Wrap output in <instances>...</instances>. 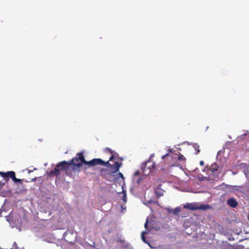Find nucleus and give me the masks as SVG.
Listing matches in <instances>:
<instances>
[{
    "instance_id": "26",
    "label": "nucleus",
    "mask_w": 249,
    "mask_h": 249,
    "mask_svg": "<svg viewBox=\"0 0 249 249\" xmlns=\"http://www.w3.org/2000/svg\"><path fill=\"white\" fill-rule=\"evenodd\" d=\"M214 170V169L213 167V171Z\"/></svg>"
},
{
    "instance_id": "20",
    "label": "nucleus",
    "mask_w": 249,
    "mask_h": 249,
    "mask_svg": "<svg viewBox=\"0 0 249 249\" xmlns=\"http://www.w3.org/2000/svg\"><path fill=\"white\" fill-rule=\"evenodd\" d=\"M157 202V201H154V200H149V201H147V203H148V204H151V203H156Z\"/></svg>"
},
{
    "instance_id": "11",
    "label": "nucleus",
    "mask_w": 249,
    "mask_h": 249,
    "mask_svg": "<svg viewBox=\"0 0 249 249\" xmlns=\"http://www.w3.org/2000/svg\"><path fill=\"white\" fill-rule=\"evenodd\" d=\"M104 151H108L111 154L108 160L109 161L113 160L115 159V157L118 155L116 152H115V151H113L112 149L108 147L104 149Z\"/></svg>"
},
{
    "instance_id": "13",
    "label": "nucleus",
    "mask_w": 249,
    "mask_h": 249,
    "mask_svg": "<svg viewBox=\"0 0 249 249\" xmlns=\"http://www.w3.org/2000/svg\"><path fill=\"white\" fill-rule=\"evenodd\" d=\"M155 193L158 198L161 196L163 195V190L160 188H157L155 190Z\"/></svg>"
},
{
    "instance_id": "2",
    "label": "nucleus",
    "mask_w": 249,
    "mask_h": 249,
    "mask_svg": "<svg viewBox=\"0 0 249 249\" xmlns=\"http://www.w3.org/2000/svg\"><path fill=\"white\" fill-rule=\"evenodd\" d=\"M122 163H119L118 162H115L114 164H111L110 163V165H106V166L107 167L111 168L113 169V171L111 172L110 173H107L106 174H104L103 172L106 171V170L104 169H102L101 175L103 177V178L106 180L109 181H113V179H111V176L112 175H113L114 174L117 173L118 171H119L120 168L122 166Z\"/></svg>"
},
{
    "instance_id": "14",
    "label": "nucleus",
    "mask_w": 249,
    "mask_h": 249,
    "mask_svg": "<svg viewBox=\"0 0 249 249\" xmlns=\"http://www.w3.org/2000/svg\"><path fill=\"white\" fill-rule=\"evenodd\" d=\"M113 176H115V177L114 178V179L111 178L112 179H113V181H115L117 179H119V178H122L123 179H124V176H123V174L120 173V172L118 173L116 175H114L113 174Z\"/></svg>"
},
{
    "instance_id": "21",
    "label": "nucleus",
    "mask_w": 249,
    "mask_h": 249,
    "mask_svg": "<svg viewBox=\"0 0 249 249\" xmlns=\"http://www.w3.org/2000/svg\"><path fill=\"white\" fill-rule=\"evenodd\" d=\"M0 175L3 178H5V172H0Z\"/></svg>"
},
{
    "instance_id": "12",
    "label": "nucleus",
    "mask_w": 249,
    "mask_h": 249,
    "mask_svg": "<svg viewBox=\"0 0 249 249\" xmlns=\"http://www.w3.org/2000/svg\"><path fill=\"white\" fill-rule=\"evenodd\" d=\"M104 151H108L111 154L108 160L109 161L113 160L115 159V157L118 155L116 152H115V151H113L112 149L108 147L104 149Z\"/></svg>"
},
{
    "instance_id": "10",
    "label": "nucleus",
    "mask_w": 249,
    "mask_h": 249,
    "mask_svg": "<svg viewBox=\"0 0 249 249\" xmlns=\"http://www.w3.org/2000/svg\"><path fill=\"white\" fill-rule=\"evenodd\" d=\"M142 180V178L140 175L139 171H137L134 175L133 181L136 182L138 184H140L141 181Z\"/></svg>"
},
{
    "instance_id": "5",
    "label": "nucleus",
    "mask_w": 249,
    "mask_h": 249,
    "mask_svg": "<svg viewBox=\"0 0 249 249\" xmlns=\"http://www.w3.org/2000/svg\"><path fill=\"white\" fill-rule=\"evenodd\" d=\"M184 208L195 211L196 210H206L210 208V206L208 204L206 205H200L198 203L193 202L190 203H186L184 205Z\"/></svg>"
},
{
    "instance_id": "9",
    "label": "nucleus",
    "mask_w": 249,
    "mask_h": 249,
    "mask_svg": "<svg viewBox=\"0 0 249 249\" xmlns=\"http://www.w3.org/2000/svg\"><path fill=\"white\" fill-rule=\"evenodd\" d=\"M227 203L228 205L233 208H236L238 205L237 201L233 197L229 198L227 201Z\"/></svg>"
},
{
    "instance_id": "4",
    "label": "nucleus",
    "mask_w": 249,
    "mask_h": 249,
    "mask_svg": "<svg viewBox=\"0 0 249 249\" xmlns=\"http://www.w3.org/2000/svg\"><path fill=\"white\" fill-rule=\"evenodd\" d=\"M168 153L162 156V159H166L170 162L168 163L171 166H173L178 164V154L173 153L171 150H168Z\"/></svg>"
},
{
    "instance_id": "16",
    "label": "nucleus",
    "mask_w": 249,
    "mask_h": 249,
    "mask_svg": "<svg viewBox=\"0 0 249 249\" xmlns=\"http://www.w3.org/2000/svg\"><path fill=\"white\" fill-rule=\"evenodd\" d=\"M249 134H247V133H245V134H242V135H241L240 136H238L237 138V139L238 140H237V142H238V140H242L246 136H248Z\"/></svg>"
},
{
    "instance_id": "6",
    "label": "nucleus",
    "mask_w": 249,
    "mask_h": 249,
    "mask_svg": "<svg viewBox=\"0 0 249 249\" xmlns=\"http://www.w3.org/2000/svg\"><path fill=\"white\" fill-rule=\"evenodd\" d=\"M155 162L149 160L142 164V170L145 175H148L155 169Z\"/></svg>"
},
{
    "instance_id": "24",
    "label": "nucleus",
    "mask_w": 249,
    "mask_h": 249,
    "mask_svg": "<svg viewBox=\"0 0 249 249\" xmlns=\"http://www.w3.org/2000/svg\"><path fill=\"white\" fill-rule=\"evenodd\" d=\"M18 249V247H16V248H14V249Z\"/></svg>"
},
{
    "instance_id": "15",
    "label": "nucleus",
    "mask_w": 249,
    "mask_h": 249,
    "mask_svg": "<svg viewBox=\"0 0 249 249\" xmlns=\"http://www.w3.org/2000/svg\"><path fill=\"white\" fill-rule=\"evenodd\" d=\"M178 161H185L186 160L185 158L181 154H178Z\"/></svg>"
},
{
    "instance_id": "8",
    "label": "nucleus",
    "mask_w": 249,
    "mask_h": 249,
    "mask_svg": "<svg viewBox=\"0 0 249 249\" xmlns=\"http://www.w3.org/2000/svg\"><path fill=\"white\" fill-rule=\"evenodd\" d=\"M9 178H11L15 183H21L22 181V179L16 178L15 173L13 171L5 172V178H4L5 181H8Z\"/></svg>"
},
{
    "instance_id": "1",
    "label": "nucleus",
    "mask_w": 249,
    "mask_h": 249,
    "mask_svg": "<svg viewBox=\"0 0 249 249\" xmlns=\"http://www.w3.org/2000/svg\"><path fill=\"white\" fill-rule=\"evenodd\" d=\"M72 162L73 160H70L68 161L64 160L59 162L56 165V166L53 170H52L50 171L49 176H53L58 177L60 175L61 171H64L66 172V174L68 175V170L72 165Z\"/></svg>"
},
{
    "instance_id": "23",
    "label": "nucleus",
    "mask_w": 249,
    "mask_h": 249,
    "mask_svg": "<svg viewBox=\"0 0 249 249\" xmlns=\"http://www.w3.org/2000/svg\"><path fill=\"white\" fill-rule=\"evenodd\" d=\"M144 233H146V232H142V238L143 239H144V236H143V235Z\"/></svg>"
},
{
    "instance_id": "22",
    "label": "nucleus",
    "mask_w": 249,
    "mask_h": 249,
    "mask_svg": "<svg viewBox=\"0 0 249 249\" xmlns=\"http://www.w3.org/2000/svg\"><path fill=\"white\" fill-rule=\"evenodd\" d=\"M204 161H203L201 160V161H200V164L201 166L204 165Z\"/></svg>"
},
{
    "instance_id": "19",
    "label": "nucleus",
    "mask_w": 249,
    "mask_h": 249,
    "mask_svg": "<svg viewBox=\"0 0 249 249\" xmlns=\"http://www.w3.org/2000/svg\"><path fill=\"white\" fill-rule=\"evenodd\" d=\"M148 221H149L148 219V218H147V219H146V222H145V224H144V227H145V229H146V230H148L147 226H148Z\"/></svg>"
},
{
    "instance_id": "17",
    "label": "nucleus",
    "mask_w": 249,
    "mask_h": 249,
    "mask_svg": "<svg viewBox=\"0 0 249 249\" xmlns=\"http://www.w3.org/2000/svg\"><path fill=\"white\" fill-rule=\"evenodd\" d=\"M194 148L196 149V150L197 151L196 154H198L200 152L199 146L197 144H196L194 146Z\"/></svg>"
},
{
    "instance_id": "25",
    "label": "nucleus",
    "mask_w": 249,
    "mask_h": 249,
    "mask_svg": "<svg viewBox=\"0 0 249 249\" xmlns=\"http://www.w3.org/2000/svg\"><path fill=\"white\" fill-rule=\"evenodd\" d=\"M248 220L249 221V215L248 216Z\"/></svg>"
},
{
    "instance_id": "18",
    "label": "nucleus",
    "mask_w": 249,
    "mask_h": 249,
    "mask_svg": "<svg viewBox=\"0 0 249 249\" xmlns=\"http://www.w3.org/2000/svg\"><path fill=\"white\" fill-rule=\"evenodd\" d=\"M230 249H241V247L239 246H236V247H234V246H231L230 247Z\"/></svg>"
},
{
    "instance_id": "7",
    "label": "nucleus",
    "mask_w": 249,
    "mask_h": 249,
    "mask_svg": "<svg viewBox=\"0 0 249 249\" xmlns=\"http://www.w3.org/2000/svg\"><path fill=\"white\" fill-rule=\"evenodd\" d=\"M80 154H82L83 156H84V154L82 152L78 153L76 154V157L71 160H73L72 165L73 166V169H75V167L78 168L81 167L82 166V163H84L82 160L79 159L80 157Z\"/></svg>"
},
{
    "instance_id": "3",
    "label": "nucleus",
    "mask_w": 249,
    "mask_h": 249,
    "mask_svg": "<svg viewBox=\"0 0 249 249\" xmlns=\"http://www.w3.org/2000/svg\"><path fill=\"white\" fill-rule=\"evenodd\" d=\"M80 157L79 159L82 160L84 164L88 165V167H93L97 165L106 166V165H110L109 160L105 161L101 159H93L92 160L88 161L85 160L84 156H83L82 154H80Z\"/></svg>"
}]
</instances>
